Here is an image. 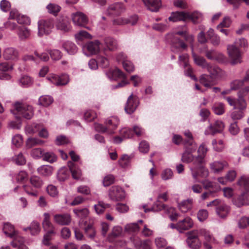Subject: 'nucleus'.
Segmentation results:
<instances>
[{
    "label": "nucleus",
    "instance_id": "1",
    "mask_svg": "<svg viewBox=\"0 0 249 249\" xmlns=\"http://www.w3.org/2000/svg\"><path fill=\"white\" fill-rule=\"evenodd\" d=\"M207 207L214 206L216 215L221 219H225L230 214L231 207L223 200L215 199L207 204Z\"/></svg>",
    "mask_w": 249,
    "mask_h": 249
},
{
    "label": "nucleus",
    "instance_id": "39",
    "mask_svg": "<svg viewBox=\"0 0 249 249\" xmlns=\"http://www.w3.org/2000/svg\"><path fill=\"white\" fill-rule=\"evenodd\" d=\"M206 69L210 73L209 75L212 77V79H213V80L219 76L221 71V69L218 67L214 66H211L209 64L207 67Z\"/></svg>",
    "mask_w": 249,
    "mask_h": 249
},
{
    "label": "nucleus",
    "instance_id": "24",
    "mask_svg": "<svg viewBox=\"0 0 249 249\" xmlns=\"http://www.w3.org/2000/svg\"><path fill=\"white\" fill-rule=\"evenodd\" d=\"M107 74L111 80H117L124 78V73L120 70L116 68L114 69L109 70L107 73Z\"/></svg>",
    "mask_w": 249,
    "mask_h": 249
},
{
    "label": "nucleus",
    "instance_id": "6",
    "mask_svg": "<svg viewBox=\"0 0 249 249\" xmlns=\"http://www.w3.org/2000/svg\"><path fill=\"white\" fill-rule=\"evenodd\" d=\"M227 51L232 64L241 63L242 54L239 48L235 45H229L227 46Z\"/></svg>",
    "mask_w": 249,
    "mask_h": 249
},
{
    "label": "nucleus",
    "instance_id": "18",
    "mask_svg": "<svg viewBox=\"0 0 249 249\" xmlns=\"http://www.w3.org/2000/svg\"><path fill=\"white\" fill-rule=\"evenodd\" d=\"M18 52L14 48L8 47L4 50L3 57L6 60H16L18 59Z\"/></svg>",
    "mask_w": 249,
    "mask_h": 249
},
{
    "label": "nucleus",
    "instance_id": "49",
    "mask_svg": "<svg viewBox=\"0 0 249 249\" xmlns=\"http://www.w3.org/2000/svg\"><path fill=\"white\" fill-rule=\"evenodd\" d=\"M70 176V171L66 168H61L58 172L57 178L60 181H64Z\"/></svg>",
    "mask_w": 249,
    "mask_h": 249
},
{
    "label": "nucleus",
    "instance_id": "31",
    "mask_svg": "<svg viewBox=\"0 0 249 249\" xmlns=\"http://www.w3.org/2000/svg\"><path fill=\"white\" fill-rule=\"evenodd\" d=\"M100 42L98 40L90 41L86 45V48L91 54H95L100 50Z\"/></svg>",
    "mask_w": 249,
    "mask_h": 249
},
{
    "label": "nucleus",
    "instance_id": "11",
    "mask_svg": "<svg viewBox=\"0 0 249 249\" xmlns=\"http://www.w3.org/2000/svg\"><path fill=\"white\" fill-rule=\"evenodd\" d=\"M139 104V101L136 96L131 94L127 99L124 107L125 112L128 114H131L134 112Z\"/></svg>",
    "mask_w": 249,
    "mask_h": 249
},
{
    "label": "nucleus",
    "instance_id": "59",
    "mask_svg": "<svg viewBox=\"0 0 249 249\" xmlns=\"http://www.w3.org/2000/svg\"><path fill=\"white\" fill-rule=\"evenodd\" d=\"M47 8L50 13L54 15H56L61 9V7L58 5L52 3L49 4L47 6Z\"/></svg>",
    "mask_w": 249,
    "mask_h": 249
},
{
    "label": "nucleus",
    "instance_id": "13",
    "mask_svg": "<svg viewBox=\"0 0 249 249\" xmlns=\"http://www.w3.org/2000/svg\"><path fill=\"white\" fill-rule=\"evenodd\" d=\"M54 222L61 226L69 225L71 221V216L68 213L56 214L53 216Z\"/></svg>",
    "mask_w": 249,
    "mask_h": 249
},
{
    "label": "nucleus",
    "instance_id": "19",
    "mask_svg": "<svg viewBox=\"0 0 249 249\" xmlns=\"http://www.w3.org/2000/svg\"><path fill=\"white\" fill-rule=\"evenodd\" d=\"M124 10V6L122 3H116L109 6L107 10V13L109 15L117 16Z\"/></svg>",
    "mask_w": 249,
    "mask_h": 249
},
{
    "label": "nucleus",
    "instance_id": "20",
    "mask_svg": "<svg viewBox=\"0 0 249 249\" xmlns=\"http://www.w3.org/2000/svg\"><path fill=\"white\" fill-rule=\"evenodd\" d=\"M228 166V164L225 161H215L210 164V168L214 173L217 174L221 172Z\"/></svg>",
    "mask_w": 249,
    "mask_h": 249
},
{
    "label": "nucleus",
    "instance_id": "53",
    "mask_svg": "<svg viewBox=\"0 0 249 249\" xmlns=\"http://www.w3.org/2000/svg\"><path fill=\"white\" fill-rule=\"evenodd\" d=\"M247 104L245 99L242 95L238 94V98L236 100V106L234 109L244 110L246 108Z\"/></svg>",
    "mask_w": 249,
    "mask_h": 249
},
{
    "label": "nucleus",
    "instance_id": "15",
    "mask_svg": "<svg viewBox=\"0 0 249 249\" xmlns=\"http://www.w3.org/2000/svg\"><path fill=\"white\" fill-rule=\"evenodd\" d=\"M71 17L73 23L77 26L84 27L88 21L87 17L80 12L72 14Z\"/></svg>",
    "mask_w": 249,
    "mask_h": 249
},
{
    "label": "nucleus",
    "instance_id": "54",
    "mask_svg": "<svg viewBox=\"0 0 249 249\" xmlns=\"http://www.w3.org/2000/svg\"><path fill=\"white\" fill-rule=\"evenodd\" d=\"M73 212L77 216L81 219L87 217L89 214V210L87 208L75 209L73 210Z\"/></svg>",
    "mask_w": 249,
    "mask_h": 249
},
{
    "label": "nucleus",
    "instance_id": "26",
    "mask_svg": "<svg viewBox=\"0 0 249 249\" xmlns=\"http://www.w3.org/2000/svg\"><path fill=\"white\" fill-rule=\"evenodd\" d=\"M44 219L42 221V226L44 230L49 231L53 230L55 231V228L50 221V215L49 213H45L43 214Z\"/></svg>",
    "mask_w": 249,
    "mask_h": 249
},
{
    "label": "nucleus",
    "instance_id": "45",
    "mask_svg": "<svg viewBox=\"0 0 249 249\" xmlns=\"http://www.w3.org/2000/svg\"><path fill=\"white\" fill-rule=\"evenodd\" d=\"M212 109L215 114L221 115L225 112L224 105L222 103H215L212 107Z\"/></svg>",
    "mask_w": 249,
    "mask_h": 249
},
{
    "label": "nucleus",
    "instance_id": "46",
    "mask_svg": "<svg viewBox=\"0 0 249 249\" xmlns=\"http://www.w3.org/2000/svg\"><path fill=\"white\" fill-rule=\"evenodd\" d=\"M24 239L23 238L17 237L13 241L11 242V245L14 247H17L18 249H28L27 247L23 244Z\"/></svg>",
    "mask_w": 249,
    "mask_h": 249
},
{
    "label": "nucleus",
    "instance_id": "64",
    "mask_svg": "<svg viewBox=\"0 0 249 249\" xmlns=\"http://www.w3.org/2000/svg\"><path fill=\"white\" fill-rule=\"evenodd\" d=\"M238 227L240 229H244L249 226V217L243 216L241 217L238 222Z\"/></svg>",
    "mask_w": 249,
    "mask_h": 249
},
{
    "label": "nucleus",
    "instance_id": "55",
    "mask_svg": "<svg viewBox=\"0 0 249 249\" xmlns=\"http://www.w3.org/2000/svg\"><path fill=\"white\" fill-rule=\"evenodd\" d=\"M19 83L23 87H28L32 85V79L29 76L23 75L19 79Z\"/></svg>",
    "mask_w": 249,
    "mask_h": 249
},
{
    "label": "nucleus",
    "instance_id": "41",
    "mask_svg": "<svg viewBox=\"0 0 249 249\" xmlns=\"http://www.w3.org/2000/svg\"><path fill=\"white\" fill-rule=\"evenodd\" d=\"M138 19V16L137 15H134L132 17H131L128 20H124L122 19H117L116 20H114L113 22L114 24H118V25H121L124 23H130L131 25H135Z\"/></svg>",
    "mask_w": 249,
    "mask_h": 249
},
{
    "label": "nucleus",
    "instance_id": "7",
    "mask_svg": "<svg viewBox=\"0 0 249 249\" xmlns=\"http://www.w3.org/2000/svg\"><path fill=\"white\" fill-rule=\"evenodd\" d=\"M186 243L191 249H198L201 243L198 239V232L197 230H194L188 232Z\"/></svg>",
    "mask_w": 249,
    "mask_h": 249
},
{
    "label": "nucleus",
    "instance_id": "52",
    "mask_svg": "<svg viewBox=\"0 0 249 249\" xmlns=\"http://www.w3.org/2000/svg\"><path fill=\"white\" fill-rule=\"evenodd\" d=\"M39 104L44 107H47L51 105L53 99L52 97L48 95L42 96L39 98Z\"/></svg>",
    "mask_w": 249,
    "mask_h": 249
},
{
    "label": "nucleus",
    "instance_id": "47",
    "mask_svg": "<svg viewBox=\"0 0 249 249\" xmlns=\"http://www.w3.org/2000/svg\"><path fill=\"white\" fill-rule=\"evenodd\" d=\"M28 229L30 230L31 233L32 235H36L38 234L40 231V227L39 223L37 221H33L30 227L25 229V231Z\"/></svg>",
    "mask_w": 249,
    "mask_h": 249
},
{
    "label": "nucleus",
    "instance_id": "28",
    "mask_svg": "<svg viewBox=\"0 0 249 249\" xmlns=\"http://www.w3.org/2000/svg\"><path fill=\"white\" fill-rule=\"evenodd\" d=\"M239 187L247 192H249V176L243 175L240 177L237 182Z\"/></svg>",
    "mask_w": 249,
    "mask_h": 249
},
{
    "label": "nucleus",
    "instance_id": "63",
    "mask_svg": "<svg viewBox=\"0 0 249 249\" xmlns=\"http://www.w3.org/2000/svg\"><path fill=\"white\" fill-rule=\"evenodd\" d=\"M47 192L49 195L52 197H56L58 195V191L56 186L53 185H49L47 187Z\"/></svg>",
    "mask_w": 249,
    "mask_h": 249
},
{
    "label": "nucleus",
    "instance_id": "56",
    "mask_svg": "<svg viewBox=\"0 0 249 249\" xmlns=\"http://www.w3.org/2000/svg\"><path fill=\"white\" fill-rule=\"evenodd\" d=\"M188 19H191L194 23H197L202 19V16L200 13L195 12L192 13H188Z\"/></svg>",
    "mask_w": 249,
    "mask_h": 249
},
{
    "label": "nucleus",
    "instance_id": "43",
    "mask_svg": "<svg viewBox=\"0 0 249 249\" xmlns=\"http://www.w3.org/2000/svg\"><path fill=\"white\" fill-rule=\"evenodd\" d=\"M75 38L77 42L79 44L85 39L90 38L91 36L86 31H81L75 35Z\"/></svg>",
    "mask_w": 249,
    "mask_h": 249
},
{
    "label": "nucleus",
    "instance_id": "48",
    "mask_svg": "<svg viewBox=\"0 0 249 249\" xmlns=\"http://www.w3.org/2000/svg\"><path fill=\"white\" fill-rule=\"evenodd\" d=\"M109 128L112 129L116 128L119 124V120L117 117H111L108 118L105 122Z\"/></svg>",
    "mask_w": 249,
    "mask_h": 249
},
{
    "label": "nucleus",
    "instance_id": "35",
    "mask_svg": "<svg viewBox=\"0 0 249 249\" xmlns=\"http://www.w3.org/2000/svg\"><path fill=\"white\" fill-rule=\"evenodd\" d=\"M212 144L213 149L218 152L222 151L225 147V142L221 139H213L212 141Z\"/></svg>",
    "mask_w": 249,
    "mask_h": 249
},
{
    "label": "nucleus",
    "instance_id": "30",
    "mask_svg": "<svg viewBox=\"0 0 249 249\" xmlns=\"http://www.w3.org/2000/svg\"><path fill=\"white\" fill-rule=\"evenodd\" d=\"M68 165L71 173L72 178L75 179H79L81 176V171L76 164L71 161H69L68 162Z\"/></svg>",
    "mask_w": 249,
    "mask_h": 249
},
{
    "label": "nucleus",
    "instance_id": "2",
    "mask_svg": "<svg viewBox=\"0 0 249 249\" xmlns=\"http://www.w3.org/2000/svg\"><path fill=\"white\" fill-rule=\"evenodd\" d=\"M13 106L15 110H11V112L13 114H16L15 111H16L18 114L21 115L26 119H30L34 115L33 109L29 105L20 102H16Z\"/></svg>",
    "mask_w": 249,
    "mask_h": 249
},
{
    "label": "nucleus",
    "instance_id": "23",
    "mask_svg": "<svg viewBox=\"0 0 249 249\" xmlns=\"http://www.w3.org/2000/svg\"><path fill=\"white\" fill-rule=\"evenodd\" d=\"M200 83L207 88H211L215 84L214 80L212 79V77L207 74H202L199 78Z\"/></svg>",
    "mask_w": 249,
    "mask_h": 249
},
{
    "label": "nucleus",
    "instance_id": "25",
    "mask_svg": "<svg viewBox=\"0 0 249 249\" xmlns=\"http://www.w3.org/2000/svg\"><path fill=\"white\" fill-rule=\"evenodd\" d=\"M193 204V199L192 198H189L183 200L178 203V208L181 212L185 213L192 209Z\"/></svg>",
    "mask_w": 249,
    "mask_h": 249
},
{
    "label": "nucleus",
    "instance_id": "17",
    "mask_svg": "<svg viewBox=\"0 0 249 249\" xmlns=\"http://www.w3.org/2000/svg\"><path fill=\"white\" fill-rule=\"evenodd\" d=\"M232 203L236 207L240 208L249 205V195L244 193L236 197L233 198Z\"/></svg>",
    "mask_w": 249,
    "mask_h": 249
},
{
    "label": "nucleus",
    "instance_id": "12",
    "mask_svg": "<svg viewBox=\"0 0 249 249\" xmlns=\"http://www.w3.org/2000/svg\"><path fill=\"white\" fill-rule=\"evenodd\" d=\"M156 205L157 206L156 210L161 211L162 210H165L172 221L176 220L179 216V214L176 212V210L173 207H168L165 205L160 203L159 201L155 204L153 209H155V206Z\"/></svg>",
    "mask_w": 249,
    "mask_h": 249
},
{
    "label": "nucleus",
    "instance_id": "8",
    "mask_svg": "<svg viewBox=\"0 0 249 249\" xmlns=\"http://www.w3.org/2000/svg\"><path fill=\"white\" fill-rule=\"evenodd\" d=\"M109 197L114 201H120L124 198V190L118 186H112L109 190Z\"/></svg>",
    "mask_w": 249,
    "mask_h": 249
},
{
    "label": "nucleus",
    "instance_id": "50",
    "mask_svg": "<svg viewBox=\"0 0 249 249\" xmlns=\"http://www.w3.org/2000/svg\"><path fill=\"white\" fill-rule=\"evenodd\" d=\"M134 244L138 249H150V247L146 241H142L137 237L134 241Z\"/></svg>",
    "mask_w": 249,
    "mask_h": 249
},
{
    "label": "nucleus",
    "instance_id": "3",
    "mask_svg": "<svg viewBox=\"0 0 249 249\" xmlns=\"http://www.w3.org/2000/svg\"><path fill=\"white\" fill-rule=\"evenodd\" d=\"M190 146H185V150L182 153L181 160L185 163H193L192 167H195L198 164H195L194 161L196 160V157L194 156L192 153L196 151L197 148V144L196 143H193L192 142H190Z\"/></svg>",
    "mask_w": 249,
    "mask_h": 249
},
{
    "label": "nucleus",
    "instance_id": "21",
    "mask_svg": "<svg viewBox=\"0 0 249 249\" xmlns=\"http://www.w3.org/2000/svg\"><path fill=\"white\" fill-rule=\"evenodd\" d=\"M147 8L152 11L157 12L161 6L160 0H142Z\"/></svg>",
    "mask_w": 249,
    "mask_h": 249
},
{
    "label": "nucleus",
    "instance_id": "61",
    "mask_svg": "<svg viewBox=\"0 0 249 249\" xmlns=\"http://www.w3.org/2000/svg\"><path fill=\"white\" fill-rule=\"evenodd\" d=\"M173 177V173L171 169L167 168L164 169L161 174V178L164 180L172 179Z\"/></svg>",
    "mask_w": 249,
    "mask_h": 249
},
{
    "label": "nucleus",
    "instance_id": "36",
    "mask_svg": "<svg viewBox=\"0 0 249 249\" xmlns=\"http://www.w3.org/2000/svg\"><path fill=\"white\" fill-rule=\"evenodd\" d=\"M104 44L106 47V48L105 49L106 50L114 51L117 48L116 41L110 37H107L105 38Z\"/></svg>",
    "mask_w": 249,
    "mask_h": 249
},
{
    "label": "nucleus",
    "instance_id": "5",
    "mask_svg": "<svg viewBox=\"0 0 249 249\" xmlns=\"http://www.w3.org/2000/svg\"><path fill=\"white\" fill-rule=\"evenodd\" d=\"M30 183L32 186L35 188H31L28 186H24L25 191L29 195L34 196H37L38 192L36 189L40 188L43 185V181L41 178L38 176H33L30 178Z\"/></svg>",
    "mask_w": 249,
    "mask_h": 249
},
{
    "label": "nucleus",
    "instance_id": "22",
    "mask_svg": "<svg viewBox=\"0 0 249 249\" xmlns=\"http://www.w3.org/2000/svg\"><path fill=\"white\" fill-rule=\"evenodd\" d=\"M188 12H177L173 13L169 18V19L173 22L181 20L186 21L187 19H188Z\"/></svg>",
    "mask_w": 249,
    "mask_h": 249
},
{
    "label": "nucleus",
    "instance_id": "4",
    "mask_svg": "<svg viewBox=\"0 0 249 249\" xmlns=\"http://www.w3.org/2000/svg\"><path fill=\"white\" fill-rule=\"evenodd\" d=\"M54 26V21L53 19H41L38 22V33L39 36L47 35L51 33Z\"/></svg>",
    "mask_w": 249,
    "mask_h": 249
},
{
    "label": "nucleus",
    "instance_id": "33",
    "mask_svg": "<svg viewBox=\"0 0 249 249\" xmlns=\"http://www.w3.org/2000/svg\"><path fill=\"white\" fill-rule=\"evenodd\" d=\"M198 232V236H203L204 238L205 242L209 243H215L216 241L213 237L212 234L210 232L206 229H202L199 230H197Z\"/></svg>",
    "mask_w": 249,
    "mask_h": 249
},
{
    "label": "nucleus",
    "instance_id": "9",
    "mask_svg": "<svg viewBox=\"0 0 249 249\" xmlns=\"http://www.w3.org/2000/svg\"><path fill=\"white\" fill-rule=\"evenodd\" d=\"M190 169L195 179H197L198 176L202 178H206L209 175L208 170L203 167V163H200L195 167H190Z\"/></svg>",
    "mask_w": 249,
    "mask_h": 249
},
{
    "label": "nucleus",
    "instance_id": "62",
    "mask_svg": "<svg viewBox=\"0 0 249 249\" xmlns=\"http://www.w3.org/2000/svg\"><path fill=\"white\" fill-rule=\"evenodd\" d=\"M55 233V231L50 230L44 235L42 243L44 245L48 246L50 245V241L52 239V236Z\"/></svg>",
    "mask_w": 249,
    "mask_h": 249
},
{
    "label": "nucleus",
    "instance_id": "58",
    "mask_svg": "<svg viewBox=\"0 0 249 249\" xmlns=\"http://www.w3.org/2000/svg\"><path fill=\"white\" fill-rule=\"evenodd\" d=\"M12 144L17 147L21 146L23 144V138L21 135L16 134L12 139Z\"/></svg>",
    "mask_w": 249,
    "mask_h": 249
},
{
    "label": "nucleus",
    "instance_id": "38",
    "mask_svg": "<svg viewBox=\"0 0 249 249\" xmlns=\"http://www.w3.org/2000/svg\"><path fill=\"white\" fill-rule=\"evenodd\" d=\"M192 56L195 63L198 66H200L203 68H206L209 65L206 60L202 56L197 55L193 53V49H192Z\"/></svg>",
    "mask_w": 249,
    "mask_h": 249
},
{
    "label": "nucleus",
    "instance_id": "37",
    "mask_svg": "<svg viewBox=\"0 0 249 249\" xmlns=\"http://www.w3.org/2000/svg\"><path fill=\"white\" fill-rule=\"evenodd\" d=\"M43 142V141L37 138L30 137L26 140V146L27 148L30 149L34 146L41 145Z\"/></svg>",
    "mask_w": 249,
    "mask_h": 249
},
{
    "label": "nucleus",
    "instance_id": "34",
    "mask_svg": "<svg viewBox=\"0 0 249 249\" xmlns=\"http://www.w3.org/2000/svg\"><path fill=\"white\" fill-rule=\"evenodd\" d=\"M37 172L40 175L48 177L52 174L53 171V167L50 165H43L37 168Z\"/></svg>",
    "mask_w": 249,
    "mask_h": 249
},
{
    "label": "nucleus",
    "instance_id": "51",
    "mask_svg": "<svg viewBox=\"0 0 249 249\" xmlns=\"http://www.w3.org/2000/svg\"><path fill=\"white\" fill-rule=\"evenodd\" d=\"M84 231L85 234L88 237L91 239H93L95 237L96 235V231L91 224H89L86 227H85L84 228Z\"/></svg>",
    "mask_w": 249,
    "mask_h": 249
},
{
    "label": "nucleus",
    "instance_id": "29",
    "mask_svg": "<svg viewBox=\"0 0 249 249\" xmlns=\"http://www.w3.org/2000/svg\"><path fill=\"white\" fill-rule=\"evenodd\" d=\"M31 31L27 27L19 26L18 28L17 35L19 39L24 40L28 39L30 36Z\"/></svg>",
    "mask_w": 249,
    "mask_h": 249
},
{
    "label": "nucleus",
    "instance_id": "16",
    "mask_svg": "<svg viewBox=\"0 0 249 249\" xmlns=\"http://www.w3.org/2000/svg\"><path fill=\"white\" fill-rule=\"evenodd\" d=\"M208 151V148L205 143L201 144L197 150L198 155L196 157V160L194 161L195 164H200L203 163L204 161V158L206 156L207 153Z\"/></svg>",
    "mask_w": 249,
    "mask_h": 249
},
{
    "label": "nucleus",
    "instance_id": "10",
    "mask_svg": "<svg viewBox=\"0 0 249 249\" xmlns=\"http://www.w3.org/2000/svg\"><path fill=\"white\" fill-rule=\"evenodd\" d=\"M224 128V123L219 120L214 122L213 124H211L205 130V134L206 135H213L217 133L221 132Z\"/></svg>",
    "mask_w": 249,
    "mask_h": 249
},
{
    "label": "nucleus",
    "instance_id": "44",
    "mask_svg": "<svg viewBox=\"0 0 249 249\" xmlns=\"http://www.w3.org/2000/svg\"><path fill=\"white\" fill-rule=\"evenodd\" d=\"M110 204L104 203L103 201H99L97 204L94 206L95 212L99 214L103 213L105 209L109 208Z\"/></svg>",
    "mask_w": 249,
    "mask_h": 249
},
{
    "label": "nucleus",
    "instance_id": "57",
    "mask_svg": "<svg viewBox=\"0 0 249 249\" xmlns=\"http://www.w3.org/2000/svg\"><path fill=\"white\" fill-rule=\"evenodd\" d=\"M43 159L50 163H53L56 161L57 157L53 152H46L43 154Z\"/></svg>",
    "mask_w": 249,
    "mask_h": 249
},
{
    "label": "nucleus",
    "instance_id": "60",
    "mask_svg": "<svg viewBox=\"0 0 249 249\" xmlns=\"http://www.w3.org/2000/svg\"><path fill=\"white\" fill-rule=\"evenodd\" d=\"M48 52L51 58L53 60H58L61 59L62 56V53L57 49L50 50Z\"/></svg>",
    "mask_w": 249,
    "mask_h": 249
},
{
    "label": "nucleus",
    "instance_id": "40",
    "mask_svg": "<svg viewBox=\"0 0 249 249\" xmlns=\"http://www.w3.org/2000/svg\"><path fill=\"white\" fill-rule=\"evenodd\" d=\"M3 231L5 235L11 238L14 237L16 234L14 227L9 223L4 224Z\"/></svg>",
    "mask_w": 249,
    "mask_h": 249
},
{
    "label": "nucleus",
    "instance_id": "14",
    "mask_svg": "<svg viewBox=\"0 0 249 249\" xmlns=\"http://www.w3.org/2000/svg\"><path fill=\"white\" fill-rule=\"evenodd\" d=\"M194 222L192 219L189 216H186L177 223V230L181 232L192 228Z\"/></svg>",
    "mask_w": 249,
    "mask_h": 249
},
{
    "label": "nucleus",
    "instance_id": "32",
    "mask_svg": "<svg viewBox=\"0 0 249 249\" xmlns=\"http://www.w3.org/2000/svg\"><path fill=\"white\" fill-rule=\"evenodd\" d=\"M62 46L64 49L69 54L71 55L75 54L78 50V48L75 44L70 41H66L64 42Z\"/></svg>",
    "mask_w": 249,
    "mask_h": 249
},
{
    "label": "nucleus",
    "instance_id": "27",
    "mask_svg": "<svg viewBox=\"0 0 249 249\" xmlns=\"http://www.w3.org/2000/svg\"><path fill=\"white\" fill-rule=\"evenodd\" d=\"M55 26L57 29L64 32H68L71 29L70 23L64 19H58L56 22Z\"/></svg>",
    "mask_w": 249,
    "mask_h": 249
},
{
    "label": "nucleus",
    "instance_id": "42",
    "mask_svg": "<svg viewBox=\"0 0 249 249\" xmlns=\"http://www.w3.org/2000/svg\"><path fill=\"white\" fill-rule=\"evenodd\" d=\"M40 128V124H34L27 125L25 128V132L27 135H32L38 132Z\"/></svg>",
    "mask_w": 249,
    "mask_h": 249
}]
</instances>
